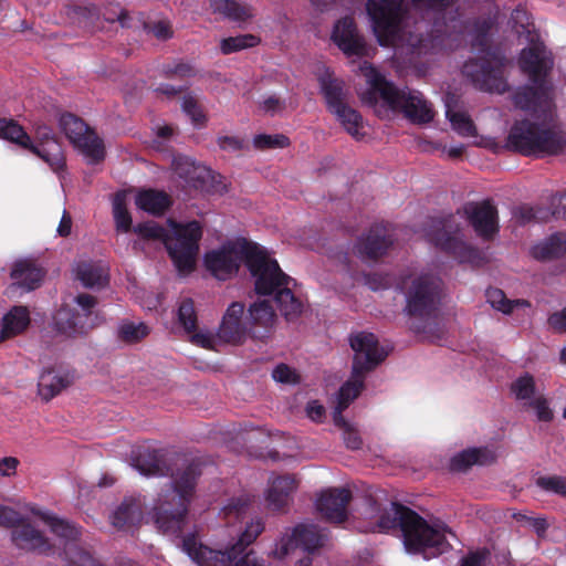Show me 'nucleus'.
Here are the masks:
<instances>
[{
	"label": "nucleus",
	"instance_id": "44",
	"mask_svg": "<svg viewBox=\"0 0 566 566\" xmlns=\"http://www.w3.org/2000/svg\"><path fill=\"white\" fill-rule=\"evenodd\" d=\"M423 151H428L448 160H460L467 149L464 144H424Z\"/></svg>",
	"mask_w": 566,
	"mask_h": 566
},
{
	"label": "nucleus",
	"instance_id": "37",
	"mask_svg": "<svg viewBox=\"0 0 566 566\" xmlns=\"http://www.w3.org/2000/svg\"><path fill=\"white\" fill-rule=\"evenodd\" d=\"M249 314L254 324L263 327H271L276 321V314L266 300L254 302L249 307Z\"/></svg>",
	"mask_w": 566,
	"mask_h": 566
},
{
	"label": "nucleus",
	"instance_id": "28",
	"mask_svg": "<svg viewBox=\"0 0 566 566\" xmlns=\"http://www.w3.org/2000/svg\"><path fill=\"white\" fill-rule=\"evenodd\" d=\"M494 459V453L488 449L464 450L451 459L450 469L451 471L461 472L473 464L491 463Z\"/></svg>",
	"mask_w": 566,
	"mask_h": 566
},
{
	"label": "nucleus",
	"instance_id": "53",
	"mask_svg": "<svg viewBox=\"0 0 566 566\" xmlns=\"http://www.w3.org/2000/svg\"><path fill=\"white\" fill-rule=\"evenodd\" d=\"M272 377L275 381L282 384L294 385L300 382V375L297 371L286 364H279L273 369Z\"/></svg>",
	"mask_w": 566,
	"mask_h": 566
},
{
	"label": "nucleus",
	"instance_id": "15",
	"mask_svg": "<svg viewBox=\"0 0 566 566\" xmlns=\"http://www.w3.org/2000/svg\"><path fill=\"white\" fill-rule=\"evenodd\" d=\"M332 39L347 56L364 57L369 54V49L364 38L358 34L352 17H344L336 22Z\"/></svg>",
	"mask_w": 566,
	"mask_h": 566
},
{
	"label": "nucleus",
	"instance_id": "17",
	"mask_svg": "<svg viewBox=\"0 0 566 566\" xmlns=\"http://www.w3.org/2000/svg\"><path fill=\"white\" fill-rule=\"evenodd\" d=\"M145 501L140 495L125 496L109 515L111 524L119 531H130L142 525Z\"/></svg>",
	"mask_w": 566,
	"mask_h": 566
},
{
	"label": "nucleus",
	"instance_id": "55",
	"mask_svg": "<svg viewBox=\"0 0 566 566\" xmlns=\"http://www.w3.org/2000/svg\"><path fill=\"white\" fill-rule=\"evenodd\" d=\"M411 3L417 10L443 13L451 7L452 0H411Z\"/></svg>",
	"mask_w": 566,
	"mask_h": 566
},
{
	"label": "nucleus",
	"instance_id": "47",
	"mask_svg": "<svg viewBox=\"0 0 566 566\" xmlns=\"http://www.w3.org/2000/svg\"><path fill=\"white\" fill-rule=\"evenodd\" d=\"M64 554L69 566H102L90 553L75 544L65 545Z\"/></svg>",
	"mask_w": 566,
	"mask_h": 566
},
{
	"label": "nucleus",
	"instance_id": "35",
	"mask_svg": "<svg viewBox=\"0 0 566 566\" xmlns=\"http://www.w3.org/2000/svg\"><path fill=\"white\" fill-rule=\"evenodd\" d=\"M22 148L38 155L54 170L64 166V156L61 144H19Z\"/></svg>",
	"mask_w": 566,
	"mask_h": 566
},
{
	"label": "nucleus",
	"instance_id": "18",
	"mask_svg": "<svg viewBox=\"0 0 566 566\" xmlns=\"http://www.w3.org/2000/svg\"><path fill=\"white\" fill-rule=\"evenodd\" d=\"M350 499V491L345 488L328 489L321 493L316 507L325 520L342 523L347 518V504Z\"/></svg>",
	"mask_w": 566,
	"mask_h": 566
},
{
	"label": "nucleus",
	"instance_id": "50",
	"mask_svg": "<svg viewBox=\"0 0 566 566\" xmlns=\"http://www.w3.org/2000/svg\"><path fill=\"white\" fill-rule=\"evenodd\" d=\"M536 485L547 492H553L566 497V478L560 475L541 476Z\"/></svg>",
	"mask_w": 566,
	"mask_h": 566
},
{
	"label": "nucleus",
	"instance_id": "42",
	"mask_svg": "<svg viewBox=\"0 0 566 566\" xmlns=\"http://www.w3.org/2000/svg\"><path fill=\"white\" fill-rule=\"evenodd\" d=\"M149 334V328L144 323H134L129 321L123 322L118 326L117 335L118 338L125 343L134 344Z\"/></svg>",
	"mask_w": 566,
	"mask_h": 566
},
{
	"label": "nucleus",
	"instance_id": "63",
	"mask_svg": "<svg viewBox=\"0 0 566 566\" xmlns=\"http://www.w3.org/2000/svg\"><path fill=\"white\" fill-rule=\"evenodd\" d=\"M514 219L520 226H525L536 219L535 211L532 207L522 206L514 212Z\"/></svg>",
	"mask_w": 566,
	"mask_h": 566
},
{
	"label": "nucleus",
	"instance_id": "31",
	"mask_svg": "<svg viewBox=\"0 0 566 566\" xmlns=\"http://www.w3.org/2000/svg\"><path fill=\"white\" fill-rule=\"evenodd\" d=\"M566 253V240L562 234H553L531 249L534 259L547 261L557 259Z\"/></svg>",
	"mask_w": 566,
	"mask_h": 566
},
{
	"label": "nucleus",
	"instance_id": "27",
	"mask_svg": "<svg viewBox=\"0 0 566 566\" xmlns=\"http://www.w3.org/2000/svg\"><path fill=\"white\" fill-rule=\"evenodd\" d=\"M74 274L83 286L104 287L108 283V269L101 262L82 261L74 268Z\"/></svg>",
	"mask_w": 566,
	"mask_h": 566
},
{
	"label": "nucleus",
	"instance_id": "23",
	"mask_svg": "<svg viewBox=\"0 0 566 566\" xmlns=\"http://www.w3.org/2000/svg\"><path fill=\"white\" fill-rule=\"evenodd\" d=\"M59 123L69 142H103L94 128L72 113L62 114Z\"/></svg>",
	"mask_w": 566,
	"mask_h": 566
},
{
	"label": "nucleus",
	"instance_id": "59",
	"mask_svg": "<svg viewBox=\"0 0 566 566\" xmlns=\"http://www.w3.org/2000/svg\"><path fill=\"white\" fill-rule=\"evenodd\" d=\"M145 29H148L158 40L165 41L174 35L171 24L165 20L157 21L151 25L145 24Z\"/></svg>",
	"mask_w": 566,
	"mask_h": 566
},
{
	"label": "nucleus",
	"instance_id": "19",
	"mask_svg": "<svg viewBox=\"0 0 566 566\" xmlns=\"http://www.w3.org/2000/svg\"><path fill=\"white\" fill-rule=\"evenodd\" d=\"M464 211L480 237L490 239L497 231V211L489 201L471 203Z\"/></svg>",
	"mask_w": 566,
	"mask_h": 566
},
{
	"label": "nucleus",
	"instance_id": "6",
	"mask_svg": "<svg viewBox=\"0 0 566 566\" xmlns=\"http://www.w3.org/2000/svg\"><path fill=\"white\" fill-rule=\"evenodd\" d=\"M518 65L534 86L525 85L515 92V106L534 113L548 108L551 87L546 83V77L553 69V59L544 43L532 40L531 45L521 51Z\"/></svg>",
	"mask_w": 566,
	"mask_h": 566
},
{
	"label": "nucleus",
	"instance_id": "39",
	"mask_svg": "<svg viewBox=\"0 0 566 566\" xmlns=\"http://www.w3.org/2000/svg\"><path fill=\"white\" fill-rule=\"evenodd\" d=\"M260 43V38L254 34H240L224 38L220 42V50L223 54H231L244 49L254 48Z\"/></svg>",
	"mask_w": 566,
	"mask_h": 566
},
{
	"label": "nucleus",
	"instance_id": "5",
	"mask_svg": "<svg viewBox=\"0 0 566 566\" xmlns=\"http://www.w3.org/2000/svg\"><path fill=\"white\" fill-rule=\"evenodd\" d=\"M493 24L490 18L474 20L471 48L482 56L467 61L463 64L462 73L476 88L503 94L509 91V83L504 77L509 60L500 48L491 45L490 32Z\"/></svg>",
	"mask_w": 566,
	"mask_h": 566
},
{
	"label": "nucleus",
	"instance_id": "16",
	"mask_svg": "<svg viewBox=\"0 0 566 566\" xmlns=\"http://www.w3.org/2000/svg\"><path fill=\"white\" fill-rule=\"evenodd\" d=\"M10 538L14 547L24 552L49 555L53 551L50 539L27 517L11 531Z\"/></svg>",
	"mask_w": 566,
	"mask_h": 566
},
{
	"label": "nucleus",
	"instance_id": "10",
	"mask_svg": "<svg viewBox=\"0 0 566 566\" xmlns=\"http://www.w3.org/2000/svg\"><path fill=\"white\" fill-rule=\"evenodd\" d=\"M264 531L261 518L247 522L240 532L238 541L226 551L212 549L198 542L195 535H189L182 541V548L198 566H230L232 560L241 555L245 547L252 544Z\"/></svg>",
	"mask_w": 566,
	"mask_h": 566
},
{
	"label": "nucleus",
	"instance_id": "24",
	"mask_svg": "<svg viewBox=\"0 0 566 566\" xmlns=\"http://www.w3.org/2000/svg\"><path fill=\"white\" fill-rule=\"evenodd\" d=\"M549 129L528 119L516 122L505 142L513 143H535V142H555Z\"/></svg>",
	"mask_w": 566,
	"mask_h": 566
},
{
	"label": "nucleus",
	"instance_id": "34",
	"mask_svg": "<svg viewBox=\"0 0 566 566\" xmlns=\"http://www.w3.org/2000/svg\"><path fill=\"white\" fill-rule=\"evenodd\" d=\"M210 6L213 12L219 13L231 21L244 22L252 17L250 7L242 4L237 0H211Z\"/></svg>",
	"mask_w": 566,
	"mask_h": 566
},
{
	"label": "nucleus",
	"instance_id": "40",
	"mask_svg": "<svg viewBox=\"0 0 566 566\" xmlns=\"http://www.w3.org/2000/svg\"><path fill=\"white\" fill-rule=\"evenodd\" d=\"M486 297L493 308L504 314H510L515 307L530 306V303L525 300H507L503 291L499 289H489L486 291Z\"/></svg>",
	"mask_w": 566,
	"mask_h": 566
},
{
	"label": "nucleus",
	"instance_id": "26",
	"mask_svg": "<svg viewBox=\"0 0 566 566\" xmlns=\"http://www.w3.org/2000/svg\"><path fill=\"white\" fill-rule=\"evenodd\" d=\"M43 275V270L29 259L14 262L10 274L14 285L28 291L36 289Z\"/></svg>",
	"mask_w": 566,
	"mask_h": 566
},
{
	"label": "nucleus",
	"instance_id": "33",
	"mask_svg": "<svg viewBox=\"0 0 566 566\" xmlns=\"http://www.w3.org/2000/svg\"><path fill=\"white\" fill-rule=\"evenodd\" d=\"M322 92L327 103V107L331 113L339 112L344 109L345 92L344 83L337 78L324 77L321 80Z\"/></svg>",
	"mask_w": 566,
	"mask_h": 566
},
{
	"label": "nucleus",
	"instance_id": "30",
	"mask_svg": "<svg viewBox=\"0 0 566 566\" xmlns=\"http://www.w3.org/2000/svg\"><path fill=\"white\" fill-rule=\"evenodd\" d=\"M29 312L23 306H14L4 317L0 331V342L22 333L29 325Z\"/></svg>",
	"mask_w": 566,
	"mask_h": 566
},
{
	"label": "nucleus",
	"instance_id": "12",
	"mask_svg": "<svg viewBox=\"0 0 566 566\" xmlns=\"http://www.w3.org/2000/svg\"><path fill=\"white\" fill-rule=\"evenodd\" d=\"M426 235L429 242L461 263L478 259V250L462 239L461 229L452 218L432 220Z\"/></svg>",
	"mask_w": 566,
	"mask_h": 566
},
{
	"label": "nucleus",
	"instance_id": "52",
	"mask_svg": "<svg viewBox=\"0 0 566 566\" xmlns=\"http://www.w3.org/2000/svg\"><path fill=\"white\" fill-rule=\"evenodd\" d=\"M182 111L191 118L196 125H202L206 122V115L203 114L201 106L197 99L188 94L182 98Z\"/></svg>",
	"mask_w": 566,
	"mask_h": 566
},
{
	"label": "nucleus",
	"instance_id": "1",
	"mask_svg": "<svg viewBox=\"0 0 566 566\" xmlns=\"http://www.w3.org/2000/svg\"><path fill=\"white\" fill-rule=\"evenodd\" d=\"M242 262L254 279L255 292L261 295L274 293L279 310L286 321H294L302 314L303 303L290 287L294 280L261 247L245 241L232 242L205 256L207 270L220 281L235 275Z\"/></svg>",
	"mask_w": 566,
	"mask_h": 566
},
{
	"label": "nucleus",
	"instance_id": "7",
	"mask_svg": "<svg viewBox=\"0 0 566 566\" xmlns=\"http://www.w3.org/2000/svg\"><path fill=\"white\" fill-rule=\"evenodd\" d=\"M169 224L172 235L155 221L139 223L134 231L143 239L163 241L179 272L189 273L195 266L199 251L201 227L197 221L187 224L169 221Z\"/></svg>",
	"mask_w": 566,
	"mask_h": 566
},
{
	"label": "nucleus",
	"instance_id": "51",
	"mask_svg": "<svg viewBox=\"0 0 566 566\" xmlns=\"http://www.w3.org/2000/svg\"><path fill=\"white\" fill-rule=\"evenodd\" d=\"M73 146L77 154L92 164L101 161L105 156L104 144H73Z\"/></svg>",
	"mask_w": 566,
	"mask_h": 566
},
{
	"label": "nucleus",
	"instance_id": "38",
	"mask_svg": "<svg viewBox=\"0 0 566 566\" xmlns=\"http://www.w3.org/2000/svg\"><path fill=\"white\" fill-rule=\"evenodd\" d=\"M196 188L208 189V187L214 181V174L211 169L202 165L191 164L190 167L185 171L180 172Z\"/></svg>",
	"mask_w": 566,
	"mask_h": 566
},
{
	"label": "nucleus",
	"instance_id": "48",
	"mask_svg": "<svg viewBox=\"0 0 566 566\" xmlns=\"http://www.w3.org/2000/svg\"><path fill=\"white\" fill-rule=\"evenodd\" d=\"M249 499L245 496L238 497L232 500L227 506L223 509L224 518L227 523H233L234 521L244 520L248 507H249Z\"/></svg>",
	"mask_w": 566,
	"mask_h": 566
},
{
	"label": "nucleus",
	"instance_id": "22",
	"mask_svg": "<svg viewBox=\"0 0 566 566\" xmlns=\"http://www.w3.org/2000/svg\"><path fill=\"white\" fill-rule=\"evenodd\" d=\"M297 483L294 478L285 475L273 479L266 492V502L271 510H284L295 492Z\"/></svg>",
	"mask_w": 566,
	"mask_h": 566
},
{
	"label": "nucleus",
	"instance_id": "29",
	"mask_svg": "<svg viewBox=\"0 0 566 566\" xmlns=\"http://www.w3.org/2000/svg\"><path fill=\"white\" fill-rule=\"evenodd\" d=\"M30 511L34 515L39 516L50 527L53 534L62 539H65L67 542L66 545L72 544L71 542L78 537V530L67 521L61 520L52 514H49L48 512H43L34 507L30 509Z\"/></svg>",
	"mask_w": 566,
	"mask_h": 566
},
{
	"label": "nucleus",
	"instance_id": "61",
	"mask_svg": "<svg viewBox=\"0 0 566 566\" xmlns=\"http://www.w3.org/2000/svg\"><path fill=\"white\" fill-rule=\"evenodd\" d=\"M20 461L15 457H4L0 460V476L10 478L17 473Z\"/></svg>",
	"mask_w": 566,
	"mask_h": 566
},
{
	"label": "nucleus",
	"instance_id": "57",
	"mask_svg": "<svg viewBox=\"0 0 566 566\" xmlns=\"http://www.w3.org/2000/svg\"><path fill=\"white\" fill-rule=\"evenodd\" d=\"M512 516L517 522L527 523L531 527H533V530L535 531V533L537 534L538 537L545 536V533L548 528V523L545 517H533V516H527L523 513H513Z\"/></svg>",
	"mask_w": 566,
	"mask_h": 566
},
{
	"label": "nucleus",
	"instance_id": "2",
	"mask_svg": "<svg viewBox=\"0 0 566 566\" xmlns=\"http://www.w3.org/2000/svg\"><path fill=\"white\" fill-rule=\"evenodd\" d=\"M133 465L146 476L170 475V489L158 495L153 506V517L163 533L181 532L202 474L200 459L180 455L168 458L163 451L147 450L134 458Z\"/></svg>",
	"mask_w": 566,
	"mask_h": 566
},
{
	"label": "nucleus",
	"instance_id": "9",
	"mask_svg": "<svg viewBox=\"0 0 566 566\" xmlns=\"http://www.w3.org/2000/svg\"><path fill=\"white\" fill-rule=\"evenodd\" d=\"M350 347L354 350L352 379L339 389L338 402L342 408L359 395L363 389L365 374L374 369L387 356V352L379 346L377 337L371 333H358L350 337Z\"/></svg>",
	"mask_w": 566,
	"mask_h": 566
},
{
	"label": "nucleus",
	"instance_id": "14",
	"mask_svg": "<svg viewBox=\"0 0 566 566\" xmlns=\"http://www.w3.org/2000/svg\"><path fill=\"white\" fill-rule=\"evenodd\" d=\"M326 537V534L316 525L301 523L293 528L291 535L281 539V544L273 551V555L276 558H284L301 547L306 555L297 560L295 566H300V560L311 558L308 554L322 547ZM310 560L312 562V559Z\"/></svg>",
	"mask_w": 566,
	"mask_h": 566
},
{
	"label": "nucleus",
	"instance_id": "25",
	"mask_svg": "<svg viewBox=\"0 0 566 566\" xmlns=\"http://www.w3.org/2000/svg\"><path fill=\"white\" fill-rule=\"evenodd\" d=\"M73 382V376L66 371L46 369L44 370L38 382L39 395L45 401H49L62 390L66 389Z\"/></svg>",
	"mask_w": 566,
	"mask_h": 566
},
{
	"label": "nucleus",
	"instance_id": "58",
	"mask_svg": "<svg viewBox=\"0 0 566 566\" xmlns=\"http://www.w3.org/2000/svg\"><path fill=\"white\" fill-rule=\"evenodd\" d=\"M22 518L14 509L0 504V526L14 530Z\"/></svg>",
	"mask_w": 566,
	"mask_h": 566
},
{
	"label": "nucleus",
	"instance_id": "62",
	"mask_svg": "<svg viewBox=\"0 0 566 566\" xmlns=\"http://www.w3.org/2000/svg\"><path fill=\"white\" fill-rule=\"evenodd\" d=\"M488 557L489 552L485 549L473 552L462 559L460 566H484Z\"/></svg>",
	"mask_w": 566,
	"mask_h": 566
},
{
	"label": "nucleus",
	"instance_id": "41",
	"mask_svg": "<svg viewBox=\"0 0 566 566\" xmlns=\"http://www.w3.org/2000/svg\"><path fill=\"white\" fill-rule=\"evenodd\" d=\"M511 390L517 400L525 401L527 406L531 400L537 397L535 379L530 374H524L513 381Z\"/></svg>",
	"mask_w": 566,
	"mask_h": 566
},
{
	"label": "nucleus",
	"instance_id": "13",
	"mask_svg": "<svg viewBox=\"0 0 566 566\" xmlns=\"http://www.w3.org/2000/svg\"><path fill=\"white\" fill-rule=\"evenodd\" d=\"M75 302L81 311L61 308L55 315L57 329L69 336L86 334L96 325L94 308L97 305L95 296L86 293L78 294Z\"/></svg>",
	"mask_w": 566,
	"mask_h": 566
},
{
	"label": "nucleus",
	"instance_id": "46",
	"mask_svg": "<svg viewBox=\"0 0 566 566\" xmlns=\"http://www.w3.org/2000/svg\"><path fill=\"white\" fill-rule=\"evenodd\" d=\"M337 116V119L344 126V128L353 136L357 137L359 130L363 128V117L361 115L349 105L344 106V109H339V112L334 113Z\"/></svg>",
	"mask_w": 566,
	"mask_h": 566
},
{
	"label": "nucleus",
	"instance_id": "64",
	"mask_svg": "<svg viewBox=\"0 0 566 566\" xmlns=\"http://www.w3.org/2000/svg\"><path fill=\"white\" fill-rule=\"evenodd\" d=\"M235 566H265L264 562L260 559L254 551H249L242 557L235 558ZM234 559L232 560V563Z\"/></svg>",
	"mask_w": 566,
	"mask_h": 566
},
{
	"label": "nucleus",
	"instance_id": "60",
	"mask_svg": "<svg viewBox=\"0 0 566 566\" xmlns=\"http://www.w3.org/2000/svg\"><path fill=\"white\" fill-rule=\"evenodd\" d=\"M547 324L555 333H566V307L552 313L547 319Z\"/></svg>",
	"mask_w": 566,
	"mask_h": 566
},
{
	"label": "nucleus",
	"instance_id": "36",
	"mask_svg": "<svg viewBox=\"0 0 566 566\" xmlns=\"http://www.w3.org/2000/svg\"><path fill=\"white\" fill-rule=\"evenodd\" d=\"M113 217L118 231L128 232L132 228V217L126 207V192L119 191L113 198Z\"/></svg>",
	"mask_w": 566,
	"mask_h": 566
},
{
	"label": "nucleus",
	"instance_id": "43",
	"mask_svg": "<svg viewBox=\"0 0 566 566\" xmlns=\"http://www.w3.org/2000/svg\"><path fill=\"white\" fill-rule=\"evenodd\" d=\"M0 139L6 142H32L25 129L13 118H0Z\"/></svg>",
	"mask_w": 566,
	"mask_h": 566
},
{
	"label": "nucleus",
	"instance_id": "45",
	"mask_svg": "<svg viewBox=\"0 0 566 566\" xmlns=\"http://www.w3.org/2000/svg\"><path fill=\"white\" fill-rule=\"evenodd\" d=\"M451 127L462 137H475L476 128L471 117L463 112H447Z\"/></svg>",
	"mask_w": 566,
	"mask_h": 566
},
{
	"label": "nucleus",
	"instance_id": "32",
	"mask_svg": "<svg viewBox=\"0 0 566 566\" xmlns=\"http://www.w3.org/2000/svg\"><path fill=\"white\" fill-rule=\"evenodd\" d=\"M136 206L151 214H161L169 207V197L163 191L153 189L140 191L135 201Z\"/></svg>",
	"mask_w": 566,
	"mask_h": 566
},
{
	"label": "nucleus",
	"instance_id": "56",
	"mask_svg": "<svg viewBox=\"0 0 566 566\" xmlns=\"http://www.w3.org/2000/svg\"><path fill=\"white\" fill-rule=\"evenodd\" d=\"M528 407L535 410L539 421L548 422L554 417L552 409L548 407L547 399L542 394H538L537 397L531 400Z\"/></svg>",
	"mask_w": 566,
	"mask_h": 566
},
{
	"label": "nucleus",
	"instance_id": "20",
	"mask_svg": "<svg viewBox=\"0 0 566 566\" xmlns=\"http://www.w3.org/2000/svg\"><path fill=\"white\" fill-rule=\"evenodd\" d=\"M244 305L233 302L223 315L218 331V337L229 344H240L245 337V327L242 324Z\"/></svg>",
	"mask_w": 566,
	"mask_h": 566
},
{
	"label": "nucleus",
	"instance_id": "3",
	"mask_svg": "<svg viewBox=\"0 0 566 566\" xmlns=\"http://www.w3.org/2000/svg\"><path fill=\"white\" fill-rule=\"evenodd\" d=\"M367 76L368 88L361 93L363 104L373 108L380 118L392 113H402L412 124L423 125L433 120L434 109L418 91H403L370 66Z\"/></svg>",
	"mask_w": 566,
	"mask_h": 566
},
{
	"label": "nucleus",
	"instance_id": "54",
	"mask_svg": "<svg viewBox=\"0 0 566 566\" xmlns=\"http://www.w3.org/2000/svg\"><path fill=\"white\" fill-rule=\"evenodd\" d=\"M167 78H188L197 75L196 69L189 63H178L176 65H165L163 69Z\"/></svg>",
	"mask_w": 566,
	"mask_h": 566
},
{
	"label": "nucleus",
	"instance_id": "49",
	"mask_svg": "<svg viewBox=\"0 0 566 566\" xmlns=\"http://www.w3.org/2000/svg\"><path fill=\"white\" fill-rule=\"evenodd\" d=\"M178 319L186 332L193 333L196 331L197 316L193 302L191 300H185L181 302L178 310Z\"/></svg>",
	"mask_w": 566,
	"mask_h": 566
},
{
	"label": "nucleus",
	"instance_id": "4",
	"mask_svg": "<svg viewBox=\"0 0 566 566\" xmlns=\"http://www.w3.org/2000/svg\"><path fill=\"white\" fill-rule=\"evenodd\" d=\"M377 528L380 532L399 528L406 549L410 553L430 552L436 556L446 552L450 544L448 535L454 534L443 524H429L411 509L391 503L388 510L379 516Z\"/></svg>",
	"mask_w": 566,
	"mask_h": 566
},
{
	"label": "nucleus",
	"instance_id": "11",
	"mask_svg": "<svg viewBox=\"0 0 566 566\" xmlns=\"http://www.w3.org/2000/svg\"><path fill=\"white\" fill-rule=\"evenodd\" d=\"M366 11L379 45H396L407 14L405 0H367Z\"/></svg>",
	"mask_w": 566,
	"mask_h": 566
},
{
	"label": "nucleus",
	"instance_id": "8",
	"mask_svg": "<svg viewBox=\"0 0 566 566\" xmlns=\"http://www.w3.org/2000/svg\"><path fill=\"white\" fill-rule=\"evenodd\" d=\"M402 289L410 328L416 333L427 332L440 303V281L432 275H419L405 281Z\"/></svg>",
	"mask_w": 566,
	"mask_h": 566
},
{
	"label": "nucleus",
	"instance_id": "21",
	"mask_svg": "<svg viewBox=\"0 0 566 566\" xmlns=\"http://www.w3.org/2000/svg\"><path fill=\"white\" fill-rule=\"evenodd\" d=\"M392 244L391 237L382 227H374L365 238H361L356 244L358 254L368 260H376L382 256Z\"/></svg>",
	"mask_w": 566,
	"mask_h": 566
}]
</instances>
